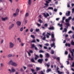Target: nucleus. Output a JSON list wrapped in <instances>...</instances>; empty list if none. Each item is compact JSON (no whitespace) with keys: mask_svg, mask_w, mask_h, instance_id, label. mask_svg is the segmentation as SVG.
<instances>
[{"mask_svg":"<svg viewBox=\"0 0 74 74\" xmlns=\"http://www.w3.org/2000/svg\"><path fill=\"white\" fill-rule=\"evenodd\" d=\"M8 70L10 71V73H12L16 71V69L13 68H11V70L9 69Z\"/></svg>","mask_w":74,"mask_h":74,"instance_id":"1","label":"nucleus"},{"mask_svg":"<svg viewBox=\"0 0 74 74\" xmlns=\"http://www.w3.org/2000/svg\"><path fill=\"white\" fill-rule=\"evenodd\" d=\"M19 9H17L16 10V13L13 14V16H14V17H15V16H17V15H18V14H19Z\"/></svg>","mask_w":74,"mask_h":74,"instance_id":"2","label":"nucleus"},{"mask_svg":"<svg viewBox=\"0 0 74 74\" xmlns=\"http://www.w3.org/2000/svg\"><path fill=\"white\" fill-rule=\"evenodd\" d=\"M34 48L35 49L36 51H38V48L36 47V46L34 45V44H33L32 45L31 48Z\"/></svg>","mask_w":74,"mask_h":74,"instance_id":"3","label":"nucleus"},{"mask_svg":"<svg viewBox=\"0 0 74 74\" xmlns=\"http://www.w3.org/2000/svg\"><path fill=\"white\" fill-rule=\"evenodd\" d=\"M14 44L12 43V42H10L9 44V48H13V47H14Z\"/></svg>","mask_w":74,"mask_h":74,"instance_id":"4","label":"nucleus"},{"mask_svg":"<svg viewBox=\"0 0 74 74\" xmlns=\"http://www.w3.org/2000/svg\"><path fill=\"white\" fill-rule=\"evenodd\" d=\"M46 15L45 14V13H44L43 14L45 18H47L48 16H49V14L48 13H46Z\"/></svg>","mask_w":74,"mask_h":74,"instance_id":"5","label":"nucleus"},{"mask_svg":"<svg viewBox=\"0 0 74 74\" xmlns=\"http://www.w3.org/2000/svg\"><path fill=\"white\" fill-rule=\"evenodd\" d=\"M16 23L18 26H20L21 25L22 22L20 21H18L16 22Z\"/></svg>","mask_w":74,"mask_h":74,"instance_id":"6","label":"nucleus"},{"mask_svg":"<svg viewBox=\"0 0 74 74\" xmlns=\"http://www.w3.org/2000/svg\"><path fill=\"white\" fill-rule=\"evenodd\" d=\"M43 60H43V59H39L38 60V62H39V63H42Z\"/></svg>","mask_w":74,"mask_h":74,"instance_id":"7","label":"nucleus"},{"mask_svg":"<svg viewBox=\"0 0 74 74\" xmlns=\"http://www.w3.org/2000/svg\"><path fill=\"white\" fill-rule=\"evenodd\" d=\"M14 26V24H12L9 27V30H11L12 27Z\"/></svg>","mask_w":74,"mask_h":74,"instance_id":"8","label":"nucleus"},{"mask_svg":"<svg viewBox=\"0 0 74 74\" xmlns=\"http://www.w3.org/2000/svg\"><path fill=\"white\" fill-rule=\"evenodd\" d=\"M14 26V24H12L9 27V30H11L12 27Z\"/></svg>","mask_w":74,"mask_h":74,"instance_id":"9","label":"nucleus"},{"mask_svg":"<svg viewBox=\"0 0 74 74\" xmlns=\"http://www.w3.org/2000/svg\"><path fill=\"white\" fill-rule=\"evenodd\" d=\"M70 11H68V13H66V16H70Z\"/></svg>","mask_w":74,"mask_h":74,"instance_id":"10","label":"nucleus"},{"mask_svg":"<svg viewBox=\"0 0 74 74\" xmlns=\"http://www.w3.org/2000/svg\"><path fill=\"white\" fill-rule=\"evenodd\" d=\"M12 65L14 66V67H16V66H17V64L15 63V62H13L12 64Z\"/></svg>","mask_w":74,"mask_h":74,"instance_id":"11","label":"nucleus"},{"mask_svg":"<svg viewBox=\"0 0 74 74\" xmlns=\"http://www.w3.org/2000/svg\"><path fill=\"white\" fill-rule=\"evenodd\" d=\"M49 30H54V28L52 26V27H50L48 28Z\"/></svg>","mask_w":74,"mask_h":74,"instance_id":"12","label":"nucleus"},{"mask_svg":"<svg viewBox=\"0 0 74 74\" xmlns=\"http://www.w3.org/2000/svg\"><path fill=\"white\" fill-rule=\"evenodd\" d=\"M14 62L12 61V60H11L10 61V62L8 63V64L10 65L11 64V65H12V63H13Z\"/></svg>","mask_w":74,"mask_h":74,"instance_id":"13","label":"nucleus"},{"mask_svg":"<svg viewBox=\"0 0 74 74\" xmlns=\"http://www.w3.org/2000/svg\"><path fill=\"white\" fill-rule=\"evenodd\" d=\"M35 60H36L39 58V56L37 55H35Z\"/></svg>","mask_w":74,"mask_h":74,"instance_id":"14","label":"nucleus"},{"mask_svg":"<svg viewBox=\"0 0 74 74\" xmlns=\"http://www.w3.org/2000/svg\"><path fill=\"white\" fill-rule=\"evenodd\" d=\"M65 46L66 47H70L71 45L69 43H66L65 44Z\"/></svg>","mask_w":74,"mask_h":74,"instance_id":"15","label":"nucleus"},{"mask_svg":"<svg viewBox=\"0 0 74 74\" xmlns=\"http://www.w3.org/2000/svg\"><path fill=\"white\" fill-rule=\"evenodd\" d=\"M45 5H46L45 6H44L43 8H47V7H48V4L47 3H45Z\"/></svg>","mask_w":74,"mask_h":74,"instance_id":"16","label":"nucleus"},{"mask_svg":"<svg viewBox=\"0 0 74 74\" xmlns=\"http://www.w3.org/2000/svg\"><path fill=\"white\" fill-rule=\"evenodd\" d=\"M47 58H49V54L48 53H46L45 54Z\"/></svg>","mask_w":74,"mask_h":74,"instance_id":"17","label":"nucleus"},{"mask_svg":"<svg viewBox=\"0 0 74 74\" xmlns=\"http://www.w3.org/2000/svg\"><path fill=\"white\" fill-rule=\"evenodd\" d=\"M32 3V0H29L28 1V4L29 5H30Z\"/></svg>","mask_w":74,"mask_h":74,"instance_id":"18","label":"nucleus"},{"mask_svg":"<svg viewBox=\"0 0 74 74\" xmlns=\"http://www.w3.org/2000/svg\"><path fill=\"white\" fill-rule=\"evenodd\" d=\"M8 18L7 17H5V18H2V21H5L6 19H7Z\"/></svg>","mask_w":74,"mask_h":74,"instance_id":"19","label":"nucleus"},{"mask_svg":"<svg viewBox=\"0 0 74 74\" xmlns=\"http://www.w3.org/2000/svg\"><path fill=\"white\" fill-rule=\"evenodd\" d=\"M67 28H64V30L63 31V32H65V33H66V32H67Z\"/></svg>","mask_w":74,"mask_h":74,"instance_id":"20","label":"nucleus"},{"mask_svg":"<svg viewBox=\"0 0 74 74\" xmlns=\"http://www.w3.org/2000/svg\"><path fill=\"white\" fill-rule=\"evenodd\" d=\"M65 25L68 26H70V24L69 23H65Z\"/></svg>","mask_w":74,"mask_h":74,"instance_id":"21","label":"nucleus"},{"mask_svg":"<svg viewBox=\"0 0 74 74\" xmlns=\"http://www.w3.org/2000/svg\"><path fill=\"white\" fill-rule=\"evenodd\" d=\"M49 71H51V69H48L47 70V73H49Z\"/></svg>","mask_w":74,"mask_h":74,"instance_id":"22","label":"nucleus"},{"mask_svg":"<svg viewBox=\"0 0 74 74\" xmlns=\"http://www.w3.org/2000/svg\"><path fill=\"white\" fill-rule=\"evenodd\" d=\"M46 66H47V67L48 68L49 67V66H50V65L49 64V63H48L47 64H46Z\"/></svg>","mask_w":74,"mask_h":74,"instance_id":"23","label":"nucleus"},{"mask_svg":"<svg viewBox=\"0 0 74 74\" xmlns=\"http://www.w3.org/2000/svg\"><path fill=\"white\" fill-rule=\"evenodd\" d=\"M71 45H72L74 46V42L73 41V40H72L71 42Z\"/></svg>","mask_w":74,"mask_h":74,"instance_id":"24","label":"nucleus"},{"mask_svg":"<svg viewBox=\"0 0 74 74\" xmlns=\"http://www.w3.org/2000/svg\"><path fill=\"white\" fill-rule=\"evenodd\" d=\"M53 10V8L52 7H49L48 8V9L47 10Z\"/></svg>","mask_w":74,"mask_h":74,"instance_id":"25","label":"nucleus"},{"mask_svg":"<svg viewBox=\"0 0 74 74\" xmlns=\"http://www.w3.org/2000/svg\"><path fill=\"white\" fill-rule=\"evenodd\" d=\"M36 71H38V70H40V68L37 67L36 68Z\"/></svg>","mask_w":74,"mask_h":74,"instance_id":"26","label":"nucleus"},{"mask_svg":"<svg viewBox=\"0 0 74 74\" xmlns=\"http://www.w3.org/2000/svg\"><path fill=\"white\" fill-rule=\"evenodd\" d=\"M55 45V43H54V42H53V43L51 44V47H53Z\"/></svg>","mask_w":74,"mask_h":74,"instance_id":"27","label":"nucleus"},{"mask_svg":"<svg viewBox=\"0 0 74 74\" xmlns=\"http://www.w3.org/2000/svg\"><path fill=\"white\" fill-rule=\"evenodd\" d=\"M39 22L40 23H42V21L41 20V19H39L38 20Z\"/></svg>","mask_w":74,"mask_h":74,"instance_id":"28","label":"nucleus"},{"mask_svg":"<svg viewBox=\"0 0 74 74\" xmlns=\"http://www.w3.org/2000/svg\"><path fill=\"white\" fill-rule=\"evenodd\" d=\"M65 21L66 23H69V20L68 19H66L65 20Z\"/></svg>","mask_w":74,"mask_h":74,"instance_id":"29","label":"nucleus"},{"mask_svg":"<svg viewBox=\"0 0 74 74\" xmlns=\"http://www.w3.org/2000/svg\"><path fill=\"white\" fill-rule=\"evenodd\" d=\"M31 37L32 38H35V36H34L33 35H31Z\"/></svg>","mask_w":74,"mask_h":74,"instance_id":"30","label":"nucleus"},{"mask_svg":"<svg viewBox=\"0 0 74 74\" xmlns=\"http://www.w3.org/2000/svg\"><path fill=\"white\" fill-rule=\"evenodd\" d=\"M31 60L32 62H33V63L35 62V61H34V59L33 58Z\"/></svg>","mask_w":74,"mask_h":74,"instance_id":"31","label":"nucleus"},{"mask_svg":"<svg viewBox=\"0 0 74 74\" xmlns=\"http://www.w3.org/2000/svg\"><path fill=\"white\" fill-rule=\"evenodd\" d=\"M12 56V54H9L7 56L8 58H10V57H11Z\"/></svg>","mask_w":74,"mask_h":74,"instance_id":"32","label":"nucleus"},{"mask_svg":"<svg viewBox=\"0 0 74 74\" xmlns=\"http://www.w3.org/2000/svg\"><path fill=\"white\" fill-rule=\"evenodd\" d=\"M29 15V13H27L25 15V17H27V16H28Z\"/></svg>","mask_w":74,"mask_h":74,"instance_id":"33","label":"nucleus"},{"mask_svg":"<svg viewBox=\"0 0 74 74\" xmlns=\"http://www.w3.org/2000/svg\"><path fill=\"white\" fill-rule=\"evenodd\" d=\"M35 31L36 32H39V31H40V29H36Z\"/></svg>","mask_w":74,"mask_h":74,"instance_id":"34","label":"nucleus"},{"mask_svg":"<svg viewBox=\"0 0 74 74\" xmlns=\"http://www.w3.org/2000/svg\"><path fill=\"white\" fill-rule=\"evenodd\" d=\"M17 40H18L20 42H21V39L20 38H17Z\"/></svg>","mask_w":74,"mask_h":74,"instance_id":"35","label":"nucleus"},{"mask_svg":"<svg viewBox=\"0 0 74 74\" xmlns=\"http://www.w3.org/2000/svg\"><path fill=\"white\" fill-rule=\"evenodd\" d=\"M44 26H45V27H48V24H45Z\"/></svg>","mask_w":74,"mask_h":74,"instance_id":"36","label":"nucleus"},{"mask_svg":"<svg viewBox=\"0 0 74 74\" xmlns=\"http://www.w3.org/2000/svg\"><path fill=\"white\" fill-rule=\"evenodd\" d=\"M31 42H36V40H35V39L31 41Z\"/></svg>","mask_w":74,"mask_h":74,"instance_id":"37","label":"nucleus"},{"mask_svg":"<svg viewBox=\"0 0 74 74\" xmlns=\"http://www.w3.org/2000/svg\"><path fill=\"white\" fill-rule=\"evenodd\" d=\"M39 52L41 53H44V51L42 50H40L39 51Z\"/></svg>","mask_w":74,"mask_h":74,"instance_id":"38","label":"nucleus"},{"mask_svg":"<svg viewBox=\"0 0 74 74\" xmlns=\"http://www.w3.org/2000/svg\"><path fill=\"white\" fill-rule=\"evenodd\" d=\"M58 25H59L60 27H62V26H63V25L62 24H58Z\"/></svg>","mask_w":74,"mask_h":74,"instance_id":"39","label":"nucleus"},{"mask_svg":"<svg viewBox=\"0 0 74 74\" xmlns=\"http://www.w3.org/2000/svg\"><path fill=\"white\" fill-rule=\"evenodd\" d=\"M58 73L59 74H62V72H60L59 71H58Z\"/></svg>","mask_w":74,"mask_h":74,"instance_id":"40","label":"nucleus"},{"mask_svg":"<svg viewBox=\"0 0 74 74\" xmlns=\"http://www.w3.org/2000/svg\"><path fill=\"white\" fill-rule=\"evenodd\" d=\"M40 58H42V57H43V56L41 54H40Z\"/></svg>","mask_w":74,"mask_h":74,"instance_id":"41","label":"nucleus"},{"mask_svg":"<svg viewBox=\"0 0 74 74\" xmlns=\"http://www.w3.org/2000/svg\"><path fill=\"white\" fill-rule=\"evenodd\" d=\"M28 67H33V66L32 64H29L28 65Z\"/></svg>","mask_w":74,"mask_h":74,"instance_id":"42","label":"nucleus"},{"mask_svg":"<svg viewBox=\"0 0 74 74\" xmlns=\"http://www.w3.org/2000/svg\"><path fill=\"white\" fill-rule=\"evenodd\" d=\"M45 46H49V44L47 43L45 44Z\"/></svg>","mask_w":74,"mask_h":74,"instance_id":"43","label":"nucleus"},{"mask_svg":"<svg viewBox=\"0 0 74 74\" xmlns=\"http://www.w3.org/2000/svg\"><path fill=\"white\" fill-rule=\"evenodd\" d=\"M46 38H45V36H44V37L42 38V39L43 40H45Z\"/></svg>","mask_w":74,"mask_h":74,"instance_id":"44","label":"nucleus"},{"mask_svg":"<svg viewBox=\"0 0 74 74\" xmlns=\"http://www.w3.org/2000/svg\"><path fill=\"white\" fill-rule=\"evenodd\" d=\"M51 38H54V35L53 34H51Z\"/></svg>","mask_w":74,"mask_h":74,"instance_id":"45","label":"nucleus"},{"mask_svg":"<svg viewBox=\"0 0 74 74\" xmlns=\"http://www.w3.org/2000/svg\"><path fill=\"white\" fill-rule=\"evenodd\" d=\"M33 28L31 29L30 30V32H33Z\"/></svg>","mask_w":74,"mask_h":74,"instance_id":"46","label":"nucleus"},{"mask_svg":"<svg viewBox=\"0 0 74 74\" xmlns=\"http://www.w3.org/2000/svg\"><path fill=\"white\" fill-rule=\"evenodd\" d=\"M71 55L72 56H74V53H73V52H71Z\"/></svg>","mask_w":74,"mask_h":74,"instance_id":"47","label":"nucleus"},{"mask_svg":"<svg viewBox=\"0 0 74 74\" xmlns=\"http://www.w3.org/2000/svg\"><path fill=\"white\" fill-rule=\"evenodd\" d=\"M0 65H1V67H3V66H4V64H3V63H1Z\"/></svg>","mask_w":74,"mask_h":74,"instance_id":"48","label":"nucleus"},{"mask_svg":"<svg viewBox=\"0 0 74 74\" xmlns=\"http://www.w3.org/2000/svg\"><path fill=\"white\" fill-rule=\"evenodd\" d=\"M51 54H54V51H51Z\"/></svg>","mask_w":74,"mask_h":74,"instance_id":"49","label":"nucleus"},{"mask_svg":"<svg viewBox=\"0 0 74 74\" xmlns=\"http://www.w3.org/2000/svg\"><path fill=\"white\" fill-rule=\"evenodd\" d=\"M20 31L21 32H22L23 31V27H21L20 29Z\"/></svg>","mask_w":74,"mask_h":74,"instance_id":"50","label":"nucleus"},{"mask_svg":"<svg viewBox=\"0 0 74 74\" xmlns=\"http://www.w3.org/2000/svg\"><path fill=\"white\" fill-rule=\"evenodd\" d=\"M44 49H47V47L46 46H44Z\"/></svg>","mask_w":74,"mask_h":74,"instance_id":"51","label":"nucleus"},{"mask_svg":"<svg viewBox=\"0 0 74 74\" xmlns=\"http://www.w3.org/2000/svg\"><path fill=\"white\" fill-rule=\"evenodd\" d=\"M31 70L32 72H34L35 71L34 69H31Z\"/></svg>","mask_w":74,"mask_h":74,"instance_id":"52","label":"nucleus"},{"mask_svg":"<svg viewBox=\"0 0 74 74\" xmlns=\"http://www.w3.org/2000/svg\"><path fill=\"white\" fill-rule=\"evenodd\" d=\"M29 51L30 53H33V51L32 50H29Z\"/></svg>","mask_w":74,"mask_h":74,"instance_id":"53","label":"nucleus"},{"mask_svg":"<svg viewBox=\"0 0 74 74\" xmlns=\"http://www.w3.org/2000/svg\"><path fill=\"white\" fill-rule=\"evenodd\" d=\"M74 57L73 56L72 57H71V58H70L71 59V60H73V59H74Z\"/></svg>","mask_w":74,"mask_h":74,"instance_id":"54","label":"nucleus"},{"mask_svg":"<svg viewBox=\"0 0 74 74\" xmlns=\"http://www.w3.org/2000/svg\"><path fill=\"white\" fill-rule=\"evenodd\" d=\"M68 57L69 58H71V56H70V54H69Z\"/></svg>","mask_w":74,"mask_h":74,"instance_id":"55","label":"nucleus"},{"mask_svg":"<svg viewBox=\"0 0 74 74\" xmlns=\"http://www.w3.org/2000/svg\"><path fill=\"white\" fill-rule=\"evenodd\" d=\"M65 55H67L68 54V52L66 51L65 53Z\"/></svg>","mask_w":74,"mask_h":74,"instance_id":"56","label":"nucleus"},{"mask_svg":"<svg viewBox=\"0 0 74 74\" xmlns=\"http://www.w3.org/2000/svg\"><path fill=\"white\" fill-rule=\"evenodd\" d=\"M56 59L58 60H60V58L59 57H57L56 58Z\"/></svg>","mask_w":74,"mask_h":74,"instance_id":"57","label":"nucleus"},{"mask_svg":"<svg viewBox=\"0 0 74 74\" xmlns=\"http://www.w3.org/2000/svg\"><path fill=\"white\" fill-rule=\"evenodd\" d=\"M66 18V17L64 16V17H63L62 18V20H63L64 21V19H65V18Z\"/></svg>","mask_w":74,"mask_h":74,"instance_id":"58","label":"nucleus"},{"mask_svg":"<svg viewBox=\"0 0 74 74\" xmlns=\"http://www.w3.org/2000/svg\"><path fill=\"white\" fill-rule=\"evenodd\" d=\"M36 40L37 42H40V40H39V39H36Z\"/></svg>","mask_w":74,"mask_h":74,"instance_id":"59","label":"nucleus"},{"mask_svg":"<svg viewBox=\"0 0 74 74\" xmlns=\"http://www.w3.org/2000/svg\"><path fill=\"white\" fill-rule=\"evenodd\" d=\"M72 66V67H74V62H73Z\"/></svg>","mask_w":74,"mask_h":74,"instance_id":"60","label":"nucleus"},{"mask_svg":"<svg viewBox=\"0 0 74 74\" xmlns=\"http://www.w3.org/2000/svg\"><path fill=\"white\" fill-rule=\"evenodd\" d=\"M46 2L47 3L46 4H48V3H49V2L48 1H46Z\"/></svg>","mask_w":74,"mask_h":74,"instance_id":"61","label":"nucleus"},{"mask_svg":"<svg viewBox=\"0 0 74 74\" xmlns=\"http://www.w3.org/2000/svg\"><path fill=\"white\" fill-rule=\"evenodd\" d=\"M72 33V31H70L68 33L69 34H70V33Z\"/></svg>","mask_w":74,"mask_h":74,"instance_id":"62","label":"nucleus"},{"mask_svg":"<svg viewBox=\"0 0 74 74\" xmlns=\"http://www.w3.org/2000/svg\"><path fill=\"white\" fill-rule=\"evenodd\" d=\"M40 73L41 74H45L44 73V72H43V71H41Z\"/></svg>","mask_w":74,"mask_h":74,"instance_id":"63","label":"nucleus"},{"mask_svg":"<svg viewBox=\"0 0 74 74\" xmlns=\"http://www.w3.org/2000/svg\"><path fill=\"white\" fill-rule=\"evenodd\" d=\"M72 38L73 39H74V34H73V35H72Z\"/></svg>","mask_w":74,"mask_h":74,"instance_id":"64","label":"nucleus"}]
</instances>
